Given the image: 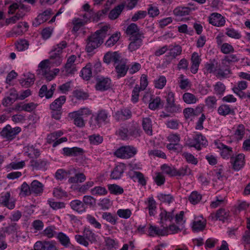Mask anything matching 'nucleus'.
Masks as SVG:
<instances>
[{
  "label": "nucleus",
  "instance_id": "obj_43",
  "mask_svg": "<svg viewBox=\"0 0 250 250\" xmlns=\"http://www.w3.org/2000/svg\"><path fill=\"white\" fill-rule=\"evenodd\" d=\"M226 90V86L222 82H218L214 85V93L217 95L222 96Z\"/></svg>",
  "mask_w": 250,
  "mask_h": 250
},
{
  "label": "nucleus",
  "instance_id": "obj_5",
  "mask_svg": "<svg viewBox=\"0 0 250 250\" xmlns=\"http://www.w3.org/2000/svg\"><path fill=\"white\" fill-rule=\"evenodd\" d=\"M96 81L95 87L97 90L104 91L107 90L111 87V81L108 77L98 76L96 78Z\"/></svg>",
  "mask_w": 250,
  "mask_h": 250
},
{
  "label": "nucleus",
  "instance_id": "obj_28",
  "mask_svg": "<svg viewBox=\"0 0 250 250\" xmlns=\"http://www.w3.org/2000/svg\"><path fill=\"white\" fill-rule=\"evenodd\" d=\"M194 142L195 144H197L198 147H196V149L199 150L201 149L202 147L208 145V141L205 138L201 133L197 134L194 136Z\"/></svg>",
  "mask_w": 250,
  "mask_h": 250
},
{
  "label": "nucleus",
  "instance_id": "obj_60",
  "mask_svg": "<svg viewBox=\"0 0 250 250\" xmlns=\"http://www.w3.org/2000/svg\"><path fill=\"white\" fill-rule=\"evenodd\" d=\"M105 243L107 250H114V249H116L115 246L118 244V242L109 237L105 238Z\"/></svg>",
  "mask_w": 250,
  "mask_h": 250
},
{
  "label": "nucleus",
  "instance_id": "obj_2",
  "mask_svg": "<svg viewBox=\"0 0 250 250\" xmlns=\"http://www.w3.org/2000/svg\"><path fill=\"white\" fill-rule=\"evenodd\" d=\"M137 152V149L133 146H125L118 148L114 152V155L117 158L127 159L134 156Z\"/></svg>",
  "mask_w": 250,
  "mask_h": 250
},
{
  "label": "nucleus",
  "instance_id": "obj_52",
  "mask_svg": "<svg viewBox=\"0 0 250 250\" xmlns=\"http://www.w3.org/2000/svg\"><path fill=\"white\" fill-rule=\"evenodd\" d=\"M165 230L167 232V235L169 234H174L181 231V229L174 224L164 226Z\"/></svg>",
  "mask_w": 250,
  "mask_h": 250
},
{
  "label": "nucleus",
  "instance_id": "obj_24",
  "mask_svg": "<svg viewBox=\"0 0 250 250\" xmlns=\"http://www.w3.org/2000/svg\"><path fill=\"white\" fill-rule=\"evenodd\" d=\"M70 206L72 209L79 213L83 212L86 209V207H84V204L79 200L72 201L70 203Z\"/></svg>",
  "mask_w": 250,
  "mask_h": 250
},
{
  "label": "nucleus",
  "instance_id": "obj_1",
  "mask_svg": "<svg viewBox=\"0 0 250 250\" xmlns=\"http://www.w3.org/2000/svg\"><path fill=\"white\" fill-rule=\"evenodd\" d=\"M108 28V26H104L87 38V44L85 47V50L87 52H92L103 43Z\"/></svg>",
  "mask_w": 250,
  "mask_h": 250
},
{
  "label": "nucleus",
  "instance_id": "obj_7",
  "mask_svg": "<svg viewBox=\"0 0 250 250\" xmlns=\"http://www.w3.org/2000/svg\"><path fill=\"white\" fill-rule=\"evenodd\" d=\"M144 38V33L137 34L135 36H130V43L128 45V49L134 51L138 49L142 44L143 39Z\"/></svg>",
  "mask_w": 250,
  "mask_h": 250
},
{
  "label": "nucleus",
  "instance_id": "obj_63",
  "mask_svg": "<svg viewBox=\"0 0 250 250\" xmlns=\"http://www.w3.org/2000/svg\"><path fill=\"white\" fill-rule=\"evenodd\" d=\"M220 50L223 53L225 54L232 53L234 51L233 46L228 43H223L220 47Z\"/></svg>",
  "mask_w": 250,
  "mask_h": 250
},
{
  "label": "nucleus",
  "instance_id": "obj_41",
  "mask_svg": "<svg viewBox=\"0 0 250 250\" xmlns=\"http://www.w3.org/2000/svg\"><path fill=\"white\" fill-rule=\"evenodd\" d=\"M190 12V9L188 7H178L174 9L173 13L177 16L188 15Z\"/></svg>",
  "mask_w": 250,
  "mask_h": 250
},
{
  "label": "nucleus",
  "instance_id": "obj_30",
  "mask_svg": "<svg viewBox=\"0 0 250 250\" xmlns=\"http://www.w3.org/2000/svg\"><path fill=\"white\" fill-rule=\"evenodd\" d=\"M24 77V79L20 80V83L22 86L28 87L34 84L35 80L34 74L29 73Z\"/></svg>",
  "mask_w": 250,
  "mask_h": 250
},
{
  "label": "nucleus",
  "instance_id": "obj_3",
  "mask_svg": "<svg viewBox=\"0 0 250 250\" xmlns=\"http://www.w3.org/2000/svg\"><path fill=\"white\" fill-rule=\"evenodd\" d=\"M167 103L166 110L170 113H176L181 111L180 105L175 103L174 93L172 91H168L166 96Z\"/></svg>",
  "mask_w": 250,
  "mask_h": 250
},
{
  "label": "nucleus",
  "instance_id": "obj_33",
  "mask_svg": "<svg viewBox=\"0 0 250 250\" xmlns=\"http://www.w3.org/2000/svg\"><path fill=\"white\" fill-rule=\"evenodd\" d=\"M81 74L83 80H89L92 77V64L87 63L85 67L83 68Z\"/></svg>",
  "mask_w": 250,
  "mask_h": 250
},
{
  "label": "nucleus",
  "instance_id": "obj_11",
  "mask_svg": "<svg viewBox=\"0 0 250 250\" xmlns=\"http://www.w3.org/2000/svg\"><path fill=\"white\" fill-rule=\"evenodd\" d=\"M230 73L229 66L226 62L223 63V60L221 63H218V68L215 73L216 77L219 79L225 78Z\"/></svg>",
  "mask_w": 250,
  "mask_h": 250
},
{
  "label": "nucleus",
  "instance_id": "obj_8",
  "mask_svg": "<svg viewBox=\"0 0 250 250\" xmlns=\"http://www.w3.org/2000/svg\"><path fill=\"white\" fill-rule=\"evenodd\" d=\"M230 162L235 170H239L245 164V155L240 153L235 156H231Z\"/></svg>",
  "mask_w": 250,
  "mask_h": 250
},
{
  "label": "nucleus",
  "instance_id": "obj_21",
  "mask_svg": "<svg viewBox=\"0 0 250 250\" xmlns=\"http://www.w3.org/2000/svg\"><path fill=\"white\" fill-rule=\"evenodd\" d=\"M108 117V114L105 110L101 109L98 112L95 119L99 127L101 126L102 123H106L108 122L107 121Z\"/></svg>",
  "mask_w": 250,
  "mask_h": 250
},
{
  "label": "nucleus",
  "instance_id": "obj_31",
  "mask_svg": "<svg viewBox=\"0 0 250 250\" xmlns=\"http://www.w3.org/2000/svg\"><path fill=\"white\" fill-rule=\"evenodd\" d=\"M162 229H159L158 227L149 225V235L154 236L155 235L158 236L167 235V232L165 230L164 227Z\"/></svg>",
  "mask_w": 250,
  "mask_h": 250
},
{
  "label": "nucleus",
  "instance_id": "obj_6",
  "mask_svg": "<svg viewBox=\"0 0 250 250\" xmlns=\"http://www.w3.org/2000/svg\"><path fill=\"white\" fill-rule=\"evenodd\" d=\"M76 60V56L74 55H71L68 58L63 69L62 70L64 75L68 76L73 75L77 70L76 64H75Z\"/></svg>",
  "mask_w": 250,
  "mask_h": 250
},
{
  "label": "nucleus",
  "instance_id": "obj_22",
  "mask_svg": "<svg viewBox=\"0 0 250 250\" xmlns=\"http://www.w3.org/2000/svg\"><path fill=\"white\" fill-rule=\"evenodd\" d=\"M32 193L36 195H40L43 192V185L40 182L35 180L30 184Z\"/></svg>",
  "mask_w": 250,
  "mask_h": 250
},
{
  "label": "nucleus",
  "instance_id": "obj_27",
  "mask_svg": "<svg viewBox=\"0 0 250 250\" xmlns=\"http://www.w3.org/2000/svg\"><path fill=\"white\" fill-rule=\"evenodd\" d=\"M124 8L125 4L124 3L118 5L110 11L108 15L109 18L112 20L116 19L121 14Z\"/></svg>",
  "mask_w": 250,
  "mask_h": 250
},
{
  "label": "nucleus",
  "instance_id": "obj_58",
  "mask_svg": "<svg viewBox=\"0 0 250 250\" xmlns=\"http://www.w3.org/2000/svg\"><path fill=\"white\" fill-rule=\"evenodd\" d=\"M202 196L197 191H193L188 197L189 201L192 204H197L201 199Z\"/></svg>",
  "mask_w": 250,
  "mask_h": 250
},
{
  "label": "nucleus",
  "instance_id": "obj_53",
  "mask_svg": "<svg viewBox=\"0 0 250 250\" xmlns=\"http://www.w3.org/2000/svg\"><path fill=\"white\" fill-rule=\"evenodd\" d=\"M120 37V33L113 34L106 42L105 45L108 47L112 46L119 41Z\"/></svg>",
  "mask_w": 250,
  "mask_h": 250
},
{
  "label": "nucleus",
  "instance_id": "obj_50",
  "mask_svg": "<svg viewBox=\"0 0 250 250\" xmlns=\"http://www.w3.org/2000/svg\"><path fill=\"white\" fill-rule=\"evenodd\" d=\"M226 34L229 37L235 39H240L241 38V35L237 30L234 28H226Z\"/></svg>",
  "mask_w": 250,
  "mask_h": 250
},
{
  "label": "nucleus",
  "instance_id": "obj_61",
  "mask_svg": "<svg viewBox=\"0 0 250 250\" xmlns=\"http://www.w3.org/2000/svg\"><path fill=\"white\" fill-rule=\"evenodd\" d=\"M167 80L165 76H161L154 81V86L156 88L162 89L166 85Z\"/></svg>",
  "mask_w": 250,
  "mask_h": 250
},
{
  "label": "nucleus",
  "instance_id": "obj_19",
  "mask_svg": "<svg viewBox=\"0 0 250 250\" xmlns=\"http://www.w3.org/2000/svg\"><path fill=\"white\" fill-rule=\"evenodd\" d=\"M11 195L9 192H6L2 195L0 199V204L7 208L9 209H13L15 207L14 201H9Z\"/></svg>",
  "mask_w": 250,
  "mask_h": 250
},
{
  "label": "nucleus",
  "instance_id": "obj_4",
  "mask_svg": "<svg viewBox=\"0 0 250 250\" xmlns=\"http://www.w3.org/2000/svg\"><path fill=\"white\" fill-rule=\"evenodd\" d=\"M21 129L20 127L17 126L12 128L10 125H7L3 128L0 132V135L4 138L8 140H11L15 138L16 136L21 132Z\"/></svg>",
  "mask_w": 250,
  "mask_h": 250
},
{
  "label": "nucleus",
  "instance_id": "obj_55",
  "mask_svg": "<svg viewBox=\"0 0 250 250\" xmlns=\"http://www.w3.org/2000/svg\"><path fill=\"white\" fill-rule=\"evenodd\" d=\"M92 195H104L107 193V191L104 187L97 186L91 189Z\"/></svg>",
  "mask_w": 250,
  "mask_h": 250
},
{
  "label": "nucleus",
  "instance_id": "obj_47",
  "mask_svg": "<svg viewBox=\"0 0 250 250\" xmlns=\"http://www.w3.org/2000/svg\"><path fill=\"white\" fill-rule=\"evenodd\" d=\"M217 100L215 96H209L205 100L206 105L208 109H214L216 107Z\"/></svg>",
  "mask_w": 250,
  "mask_h": 250
},
{
  "label": "nucleus",
  "instance_id": "obj_38",
  "mask_svg": "<svg viewBox=\"0 0 250 250\" xmlns=\"http://www.w3.org/2000/svg\"><path fill=\"white\" fill-rule=\"evenodd\" d=\"M47 162L44 160H32L30 161V165L34 169H40L45 167Z\"/></svg>",
  "mask_w": 250,
  "mask_h": 250
},
{
  "label": "nucleus",
  "instance_id": "obj_15",
  "mask_svg": "<svg viewBox=\"0 0 250 250\" xmlns=\"http://www.w3.org/2000/svg\"><path fill=\"white\" fill-rule=\"evenodd\" d=\"M62 151L63 155L68 157L80 156L82 155L84 153L83 149L77 147H73L72 148L64 147Z\"/></svg>",
  "mask_w": 250,
  "mask_h": 250
},
{
  "label": "nucleus",
  "instance_id": "obj_35",
  "mask_svg": "<svg viewBox=\"0 0 250 250\" xmlns=\"http://www.w3.org/2000/svg\"><path fill=\"white\" fill-rule=\"evenodd\" d=\"M145 203L147 205L146 208L149 210V215L154 216L156 212V203L155 201L152 197H151L149 198L147 201Z\"/></svg>",
  "mask_w": 250,
  "mask_h": 250
},
{
  "label": "nucleus",
  "instance_id": "obj_56",
  "mask_svg": "<svg viewBox=\"0 0 250 250\" xmlns=\"http://www.w3.org/2000/svg\"><path fill=\"white\" fill-rule=\"evenodd\" d=\"M150 101L149 108L151 110L156 109L161 104V100L159 97H156L154 99L151 98Z\"/></svg>",
  "mask_w": 250,
  "mask_h": 250
},
{
  "label": "nucleus",
  "instance_id": "obj_46",
  "mask_svg": "<svg viewBox=\"0 0 250 250\" xmlns=\"http://www.w3.org/2000/svg\"><path fill=\"white\" fill-rule=\"evenodd\" d=\"M184 101L188 104H195L198 100L197 98L190 93H185L183 95Z\"/></svg>",
  "mask_w": 250,
  "mask_h": 250
},
{
  "label": "nucleus",
  "instance_id": "obj_59",
  "mask_svg": "<svg viewBox=\"0 0 250 250\" xmlns=\"http://www.w3.org/2000/svg\"><path fill=\"white\" fill-rule=\"evenodd\" d=\"M73 96L78 100H85L88 98L89 95L87 93L81 90H76L73 92Z\"/></svg>",
  "mask_w": 250,
  "mask_h": 250
},
{
  "label": "nucleus",
  "instance_id": "obj_13",
  "mask_svg": "<svg viewBox=\"0 0 250 250\" xmlns=\"http://www.w3.org/2000/svg\"><path fill=\"white\" fill-rule=\"evenodd\" d=\"M121 57L117 52H108L105 54L103 61L106 64H109L111 62H114V64L118 63L120 61Z\"/></svg>",
  "mask_w": 250,
  "mask_h": 250
},
{
  "label": "nucleus",
  "instance_id": "obj_49",
  "mask_svg": "<svg viewBox=\"0 0 250 250\" xmlns=\"http://www.w3.org/2000/svg\"><path fill=\"white\" fill-rule=\"evenodd\" d=\"M245 133V127L242 124H239L237 126L234 133L235 138L238 140H241Z\"/></svg>",
  "mask_w": 250,
  "mask_h": 250
},
{
  "label": "nucleus",
  "instance_id": "obj_14",
  "mask_svg": "<svg viewBox=\"0 0 250 250\" xmlns=\"http://www.w3.org/2000/svg\"><path fill=\"white\" fill-rule=\"evenodd\" d=\"M131 111L127 108H121L115 113L113 117L117 121H125L131 118Z\"/></svg>",
  "mask_w": 250,
  "mask_h": 250
},
{
  "label": "nucleus",
  "instance_id": "obj_29",
  "mask_svg": "<svg viewBox=\"0 0 250 250\" xmlns=\"http://www.w3.org/2000/svg\"><path fill=\"white\" fill-rule=\"evenodd\" d=\"M142 126L145 132L148 135H152V125L149 118H144L142 120Z\"/></svg>",
  "mask_w": 250,
  "mask_h": 250
},
{
  "label": "nucleus",
  "instance_id": "obj_64",
  "mask_svg": "<svg viewBox=\"0 0 250 250\" xmlns=\"http://www.w3.org/2000/svg\"><path fill=\"white\" fill-rule=\"evenodd\" d=\"M191 173V170L188 166H185L179 169H176L175 176H183L186 175H189Z\"/></svg>",
  "mask_w": 250,
  "mask_h": 250
},
{
  "label": "nucleus",
  "instance_id": "obj_45",
  "mask_svg": "<svg viewBox=\"0 0 250 250\" xmlns=\"http://www.w3.org/2000/svg\"><path fill=\"white\" fill-rule=\"evenodd\" d=\"M201 111V109L200 108H197L194 110L192 108L188 107L184 110L183 113L185 118L186 119H189L194 115H196L197 112H200Z\"/></svg>",
  "mask_w": 250,
  "mask_h": 250
},
{
  "label": "nucleus",
  "instance_id": "obj_12",
  "mask_svg": "<svg viewBox=\"0 0 250 250\" xmlns=\"http://www.w3.org/2000/svg\"><path fill=\"white\" fill-rule=\"evenodd\" d=\"M51 10L50 9L45 10L42 13L38 15L37 18L33 21L32 25L35 27H37L42 23L46 21L52 14Z\"/></svg>",
  "mask_w": 250,
  "mask_h": 250
},
{
  "label": "nucleus",
  "instance_id": "obj_16",
  "mask_svg": "<svg viewBox=\"0 0 250 250\" xmlns=\"http://www.w3.org/2000/svg\"><path fill=\"white\" fill-rule=\"evenodd\" d=\"M206 226V220L202 217H196L192 223V229L194 232L203 231Z\"/></svg>",
  "mask_w": 250,
  "mask_h": 250
},
{
  "label": "nucleus",
  "instance_id": "obj_23",
  "mask_svg": "<svg viewBox=\"0 0 250 250\" xmlns=\"http://www.w3.org/2000/svg\"><path fill=\"white\" fill-rule=\"evenodd\" d=\"M50 54V60L52 61V62L57 65H60L62 62V53L53 48Z\"/></svg>",
  "mask_w": 250,
  "mask_h": 250
},
{
  "label": "nucleus",
  "instance_id": "obj_42",
  "mask_svg": "<svg viewBox=\"0 0 250 250\" xmlns=\"http://www.w3.org/2000/svg\"><path fill=\"white\" fill-rule=\"evenodd\" d=\"M216 68H218V62L215 60H210L209 62L205 64V68L208 73H215Z\"/></svg>",
  "mask_w": 250,
  "mask_h": 250
},
{
  "label": "nucleus",
  "instance_id": "obj_25",
  "mask_svg": "<svg viewBox=\"0 0 250 250\" xmlns=\"http://www.w3.org/2000/svg\"><path fill=\"white\" fill-rule=\"evenodd\" d=\"M218 113L219 115L223 116H226L228 115H234L235 112L233 108H231L230 105L223 104L218 108Z\"/></svg>",
  "mask_w": 250,
  "mask_h": 250
},
{
  "label": "nucleus",
  "instance_id": "obj_34",
  "mask_svg": "<svg viewBox=\"0 0 250 250\" xmlns=\"http://www.w3.org/2000/svg\"><path fill=\"white\" fill-rule=\"evenodd\" d=\"M168 50H169V52L167 56L171 57V59H173L181 54L182 47L179 45H176L173 46H169Z\"/></svg>",
  "mask_w": 250,
  "mask_h": 250
},
{
  "label": "nucleus",
  "instance_id": "obj_48",
  "mask_svg": "<svg viewBox=\"0 0 250 250\" xmlns=\"http://www.w3.org/2000/svg\"><path fill=\"white\" fill-rule=\"evenodd\" d=\"M83 203L85 206L90 207H94L96 204V200L95 198L90 195H85L83 197Z\"/></svg>",
  "mask_w": 250,
  "mask_h": 250
},
{
  "label": "nucleus",
  "instance_id": "obj_10",
  "mask_svg": "<svg viewBox=\"0 0 250 250\" xmlns=\"http://www.w3.org/2000/svg\"><path fill=\"white\" fill-rule=\"evenodd\" d=\"M209 23L217 27H221L225 25L226 20L225 18L220 14L213 13L208 18Z\"/></svg>",
  "mask_w": 250,
  "mask_h": 250
},
{
  "label": "nucleus",
  "instance_id": "obj_17",
  "mask_svg": "<svg viewBox=\"0 0 250 250\" xmlns=\"http://www.w3.org/2000/svg\"><path fill=\"white\" fill-rule=\"evenodd\" d=\"M217 147L221 150V155L224 159H229L232 156V148L224 145L222 143H216Z\"/></svg>",
  "mask_w": 250,
  "mask_h": 250
},
{
  "label": "nucleus",
  "instance_id": "obj_20",
  "mask_svg": "<svg viewBox=\"0 0 250 250\" xmlns=\"http://www.w3.org/2000/svg\"><path fill=\"white\" fill-rule=\"evenodd\" d=\"M74 171L75 172L73 176L70 177L68 179V182L71 184H78L83 183L86 180L85 175L82 172H77V169L74 168Z\"/></svg>",
  "mask_w": 250,
  "mask_h": 250
},
{
  "label": "nucleus",
  "instance_id": "obj_44",
  "mask_svg": "<svg viewBox=\"0 0 250 250\" xmlns=\"http://www.w3.org/2000/svg\"><path fill=\"white\" fill-rule=\"evenodd\" d=\"M60 243L63 246L67 247L70 244V241L69 237L62 232H59L57 236Z\"/></svg>",
  "mask_w": 250,
  "mask_h": 250
},
{
  "label": "nucleus",
  "instance_id": "obj_39",
  "mask_svg": "<svg viewBox=\"0 0 250 250\" xmlns=\"http://www.w3.org/2000/svg\"><path fill=\"white\" fill-rule=\"evenodd\" d=\"M229 215V212L228 210L224 208L218 209L215 214L216 220L219 219L220 221H225L227 220Z\"/></svg>",
  "mask_w": 250,
  "mask_h": 250
},
{
  "label": "nucleus",
  "instance_id": "obj_40",
  "mask_svg": "<svg viewBox=\"0 0 250 250\" xmlns=\"http://www.w3.org/2000/svg\"><path fill=\"white\" fill-rule=\"evenodd\" d=\"M74 113V111L69 113L68 114L69 117L74 119V124L78 127H82L84 126V122L83 118L81 116H78L77 115L72 114Z\"/></svg>",
  "mask_w": 250,
  "mask_h": 250
},
{
  "label": "nucleus",
  "instance_id": "obj_54",
  "mask_svg": "<svg viewBox=\"0 0 250 250\" xmlns=\"http://www.w3.org/2000/svg\"><path fill=\"white\" fill-rule=\"evenodd\" d=\"M72 24L73 25V27L72 30V32L76 33L81 27L84 25L85 22H83L82 20L81 19L74 18L72 21Z\"/></svg>",
  "mask_w": 250,
  "mask_h": 250
},
{
  "label": "nucleus",
  "instance_id": "obj_36",
  "mask_svg": "<svg viewBox=\"0 0 250 250\" xmlns=\"http://www.w3.org/2000/svg\"><path fill=\"white\" fill-rule=\"evenodd\" d=\"M143 33L140 31L136 24L132 23L126 28L125 33L130 36H135L137 34Z\"/></svg>",
  "mask_w": 250,
  "mask_h": 250
},
{
  "label": "nucleus",
  "instance_id": "obj_26",
  "mask_svg": "<svg viewBox=\"0 0 250 250\" xmlns=\"http://www.w3.org/2000/svg\"><path fill=\"white\" fill-rule=\"evenodd\" d=\"M65 101L66 97L65 96H61L50 104V109L51 110H61L62 105L65 103Z\"/></svg>",
  "mask_w": 250,
  "mask_h": 250
},
{
  "label": "nucleus",
  "instance_id": "obj_57",
  "mask_svg": "<svg viewBox=\"0 0 250 250\" xmlns=\"http://www.w3.org/2000/svg\"><path fill=\"white\" fill-rule=\"evenodd\" d=\"M94 184V182L92 181H87L84 184L82 185L79 187L78 188V191L79 192L84 194L90 188L93 186Z\"/></svg>",
  "mask_w": 250,
  "mask_h": 250
},
{
  "label": "nucleus",
  "instance_id": "obj_51",
  "mask_svg": "<svg viewBox=\"0 0 250 250\" xmlns=\"http://www.w3.org/2000/svg\"><path fill=\"white\" fill-rule=\"evenodd\" d=\"M161 169L166 174L170 176H175L176 168L173 167H170L167 164H164L161 166Z\"/></svg>",
  "mask_w": 250,
  "mask_h": 250
},
{
  "label": "nucleus",
  "instance_id": "obj_18",
  "mask_svg": "<svg viewBox=\"0 0 250 250\" xmlns=\"http://www.w3.org/2000/svg\"><path fill=\"white\" fill-rule=\"evenodd\" d=\"M125 169V166L123 163L118 165L111 172V178L112 179H119L121 178Z\"/></svg>",
  "mask_w": 250,
  "mask_h": 250
},
{
  "label": "nucleus",
  "instance_id": "obj_62",
  "mask_svg": "<svg viewBox=\"0 0 250 250\" xmlns=\"http://www.w3.org/2000/svg\"><path fill=\"white\" fill-rule=\"evenodd\" d=\"M102 218L112 225H115L117 222V217L113 216L110 212H104L102 214Z\"/></svg>",
  "mask_w": 250,
  "mask_h": 250
},
{
  "label": "nucleus",
  "instance_id": "obj_9",
  "mask_svg": "<svg viewBox=\"0 0 250 250\" xmlns=\"http://www.w3.org/2000/svg\"><path fill=\"white\" fill-rule=\"evenodd\" d=\"M160 224L161 227L167 226V223H171L175 217L174 209L170 211L163 210L160 215Z\"/></svg>",
  "mask_w": 250,
  "mask_h": 250
},
{
  "label": "nucleus",
  "instance_id": "obj_32",
  "mask_svg": "<svg viewBox=\"0 0 250 250\" xmlns=\"http://www.w3.org/2000/svg\"><path fill=\"white\" fill-rule=\"evenodd\" d=\"M129 68L125 63L120 62L115 66V71L117 73V77L118 78L124 77Z\"/></svg>",
  "mask_w": 250,
  "mask_h": 250
},
{
  "label": "nucleus",
  "instance_id": "obj_37",
  "mask_svg": "<svg viewBox=\"0 0 250 250\" xmlns=\"http://www.w3.org/2000/svg\"><path fill=\"white\" fill-rule=\"evenodd\" d=\"M107 188L111 194L117 195L122 194L124 192V189L117 184H108Z\"/></svg>",
  "mask_w": 250,
  "mask_h": 250
}]
</instances>
